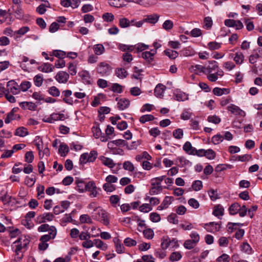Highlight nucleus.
Returning a JSON list of instances; mask_svg holds the SVG:
<instances>
[{"instance_id":"nucleus-60","label":"nucleus","mask_w":262,"mask_h":262,"mask_svg":"<svg viewBox=\"0 0 262 262\" xmlns=\"http://www.w3.org/2000/svg\"><path fill=\"white\" fill-rule=\"evenodd\" d=\"M103 19L106 22H112L114 19V15L112 13H105L102 16Z\"/></svg>"},{"instance_id":"nucleus-18","label":"nucleus","mask_w":262,"mask_h":262,"mask_svg":"<svg viewBox=\"0 0 262 262\" xmlns=\"http://www.w3.org/2000/svg\"><path fill=\"white\" fill-rule=\"evenodd\" d=\"M165 89L166 86L164 85L161 83H159L155 89V95L157 97H161L162 96H163V93Z\"/></svg>"},{"instance_id":"nucleus-28","label":"nucleus","mask_w":262,"mask_h":262,"mask_svg":"<svg viewBox=\"0 0 262 262\" xmlns=\"http://www.w3.org/2000/svg\"><path fill=\"white\" fill-rule=\"evenodd\" d=\"M58 151L61 157H65L69 151L68 146L64 143H61L60 145Z\"/></svg>"},{"instance_id":"nucleus-7","label":"nucleus","mask_w":262,"mask_h":262,"mask_svg":"<svg viewBox=\"0 0 262 262\" xmlns=\"http://www.w3.org/2000/svg\"><path fill=\"white\" fill-rule=\"evenodd\" d=\"M75 183L76 185L75 189L80 193H82L85 191L87 188V183H86L82 179L79 178H76Z\"/></svg>"},{"instance_id":"nucleus-31","label":"nucleus","mask_w":262,"mask_h":262,"mask_svg":"<svg viewBox=\"0 0 262 262\" xmlns=\"http://www.w3.org/2000/svg\"><path fill=\"white\" fill-rule=\"evenodd\" d=\"M119 26L121 28L130 27V20L126 17H121L119 19Z\"/></svg>"},{"instance_id":"nucleus-24","label":"nucleus","mask_w":262,"mask_h":262,"mask_svg":"<svg viewBox=\"0 0 262 262\" xmlns=\"http://www.w3.org/2000/svg\"><path fill=\"white\" fill-rule=\"evenodd\" d=\"M241 209V205L238 203H234L231 205L229 208V212L231 215L237 214Z\"/></svg>"},{"instance_id":"nucleus-36","label":"nucleus","mask_w":262,"mask_h":262,"mask_svg":"<svg viewBox=\"0 0 262 262\" xmlns=\"http://www.w3.org/2000/svg\"><path fill=\"white\" fill-rule=\"evenodd\" d=\"M21 241H23V246H24V249H26L28 246V245L29 244L30 240L29 239V237H27L26 235H21L20 237L18 238V239L13 242V244H16V243H18Z\"/></svg>"},{"instance_id":"nucleus-5","label":"nucleus","mask_w":262,"mask_h":262,"mask_svg":"<svg viewBox=\"0 0 262 262\" xmlns=\"http://www.w3.org/2000/svg\"><path fill=\"white\" fill-rule=\"evenodd\" d=\"M160 18V15L157 13H153L149 15H146L144 16L143 21L150 24L155 25L156 24Z\"/></svg>"},{"instance_id":"nucleus-9","label":"nucleus","mask_w":262,"mask_h":262,"mask_svg":"<svg viewBox=\"0 0 262 262\" xmlns=\"http://www.w3.org/2000/svg\"><path fill=\"white\" fill-rule=\"evenodd\" d=\"M205 74L215 73L219 69L218 63L215 60L209 61V64L205 66Z\"/></svg>"},{"instance_id":"nucleus-45","label":"nucleus","mask_w":262,"mask_h":262,"mask_svg":"<svg viewBox=\"0 0 262 262\" xmlns=\"http://www.w3.org/2000/svg\"><path fill=\"white\" fill-rule=\"evenodd\" d=\"M48 91L49 94L53 97H58L60 95L59 89L55 86L50 87Z\"/></svg>"},{"instance_id":"nucleus-10","label":"nucleus","mask_w":262,"mask_h":262,"mask_svg":"<svg viewBox=\"0 0 262 262\" xmlns=\"http://www.w3.org/2000/svg\"><path fill=\"white\" fill-rule=\"evenodd\" d=\"M174 99L178 101H184L188 99V95L186 93L177 90L174 94Z\"/></svg>"},{"instance_id":"nucleus-40","label":"nucleus","mask_w":262,"mask_h":262,"mask_svg":"<svg viewBox=\"0 0 262 262\" xmlns=\"http://www.w3.org/2000/svg\"><path fill=\"white\" fill-rule=\"evenodd\" d=\"M224 208L220 205L214 207L213 211V214L215 216H222L224 214Z\"/></svg>"},{"instance_id":"nucleus-38","label":"nucleus","mask_w":262,"mask_h":262,"mask_svg":"<svg viewBox=\"0 0 262 262\" xmlns=\"http://www.w3.org/2000/svg\"><path fill=\"white\" fill-rule=\"evenodd\" d=\"M241 251L247 253L251 254L252 253V249L249 244L247 242H244L240 246Z\"/></svg>"},{"instance_id":"nucleus-47","label":"nucleus","mask_w":262,"mask_h":262,"mask_svg":"<svg viewBox=\"0 0 262 262\" xmlns=\"http://www.w3.org/2000/svg\"><path fill=\"white\" fill-rule=\"evenodd\" d=\"M79 221L81 223H88V224H92L93 223V221L91 218L88 214H82L80 215L79 217Z\"/></svg>"},{"instance_id":"nucleus-59","label":"nucleus","mask_w":262,"mask_h":262,"mask_svg":"<svg viewBox=\"0 0 262 262\" xmlns=\"http://www.w3.org/2000/svg\"><path fill=\"white\" fill-rule=\"evenodd\" d=\"M155 254L157 257L163 259L166 256V252L165 250L159 248L156 250Z\"/></svg>"},{"instance_id":"nucleus-2","label":"nucleus","mask_w":262,"mask_h":262,"mask_svg":"<svg viewBox=\"0 0 262 262\" xmlns=\"http://www.w3.org/2000/svg\"><path fill=\"white\" fill-rule=\"evenodd\" d=\"M98 190H101V189L97 187L94 181H89L87 183V188L85 191L90 192V197H96L98 194Z\"/></svg>"},{"instance_id":"nucleus-42","label":"nucleus","mask_w":262,"mask_h":262,"mask_svg":"<svg viewBox=\"0 0 262 262\" xmlns=\"http://www.w3.org/2000/svg\"><path fill=\"white\" fill-rule=\"evenodd\" d=\"M154 119L155 117L153 115L150 114H147L141 116L139 119V121L142 123H145L147 121L154 120Z\"/></svg>"},{"instance_id":"nucleus-3","label":"nucleus","mask_w":262,"mask_h":262,"mask_svg":"<svg viewBox=\"0 0 262 262\" xmlns=\"http://www.w3.org/2000/svg\"><path fill=\"white\" fill-rule=\"evenodd\" d=\"M204 227L208 232L211 233L219 231L221 228L220 224L214 222L206 223L204 225Z\"/></svg>"},{"instance_id":"nucleus-34","label":"nucleus","mask_w":262,"mask_h":262,"mask_svg":"<svg viewBox=\"0 0 262 262\" xmlns=\"http://www.w3.org/2000/svg\"><path fill=\"white\" fill-rule=\"evenodd\" d=\"M39 70L43 72L49 73L53 71V67L50 63H45L39 68Z\"/></svg>"},{"instance_id":"nucleus-15","label":"nucleus","mask_w":262,"mask_h":262,"mask_svg":"<svg viewBox=\"0 0 262 262\" xmlns=\"http://www.w3.org/2000/svg\"><path fill=\"white\" fill-rule=\"evenodd\" d=\"M19 106L24 110L35 111L37 105L32 102H22L19 103Z\"/></svg>"},{"instance_id":"nucleus-52","label":"nucleus","mask_w":262,"mask_h":262,"mask_svg":"<svg viewBox=\"0 0 262 262\" xmlns=\"http://www.w3.org/2000/svg\"><path fill=\"white\" fill-rule=\"evenodd\" d=\"M192 113L188 110L185 109L181 115V118L184 120H187L189 119Z\"/></svg>"},{"instance_id":"nucleus-22","label":"nucleus","mask_w":262,"mask_h":262,"mask_svg":"<svg viewBox=\"0 0 262 262\" xmlns=\"http://www.w3.org/2000/svg\"><path fill=\"white\" fill-rule=\"evenodd\" d=\"M227 109L232 114L236 115H242V114L244 113L238 106L233 104H231L229 106H228L227 107Z\"/></svg>"},{"instance_id":"nucleus-41","label":"nucleus","mask_w":262,"mask_h":262,"mask_svg":"<svg viewBox=\"0 0 262 262\" xmlns=\"http://www.w3.org/2000/svg\"><path fill=\"white\" fill-rule=\"evenodd\" d=\"M221 43L216 41H211L208 43L207 46L210 50L212 51L219 49L221 47Z\"/></svg>"},{"instance_id":"nucleus-1","label":"nucleus","mask_w":262,"mask_h":262,"mask_svg":"<svg viewBox=\"0 0 262 262\" xmlns=\"http://www.w3.org/2000/svg\"><path fill=\"white\" fill-rule=\"evenodd\" d=\"M112 71L111 66L106 62H100L96 68L97 72L102 76H108Z\"/></svg>"},{"instance_id":"nucleus-8","label":"nucleus","mask_w":262,"mask_h":262,"mask_svg":"<svg viewBox=\"0 0 262 262\" xmlns=\"http://www.w3.org/2000/svg\"><path fill=\"white\" fill-rule=\"evenodd\" d=\"M151 188L149 190L150 195L158 194L161 193L163 190V187L159 183L151 182Z\"/></svg>"},{"instance_id":"nucleus-33","label":"nucleus","mask_w":262,"mask_h":262,"mask_svg":"<svg viewBox=\"0 0 262 262\" xmlns=\"http://www.w3.org/2000/svg\"><path fill=\"white\" fill-rule=\"evenodd\" d=\"M182 257V255L180 252H173L170 255L169 259L170 261L174 262L180 260Z\"/></svg>"},{"instance_id":"nucleus-6","label":"nucleus","mask_w":262,"mask_h":262,"mask_svg":"<svg viewBox=\"0 0 262 262\" xmlns=\"http://www.w3.org/2000/svg\"><path fill=\"white\" fill-rule=\"evenodd\" d=\"M7 86L14 95L18 94L20 91L19 85L13 80L9 81L7 82Z\"/></svg>"},{"instance_id":"nucleus-39","label":"nucleus","mask_w":262,"mask_h":262,"mask_svg":"<svg viewBox=\"0 0 262 262\" xmlns=\"http://www.w3.org/2000/svg\"><path fill=\"white\" fill-rule=\"evenodd\" d=\"M176 163L180 167H182L188 165L190 163V162L188 160H186L184 157H178L177 159Z\"/></svg>"},{"instance_id":"nucleus-21","label":"nucleus","mask_w":262,"mask_h":262,"mask_svg":"<svg viewBox=\"0 0 262 262\" xmlns=\"http://www.w3.org/2000/svg\"><path fill=\"white\" fill-rule=\"evenodd\" d=\"M183 150L187 154L189 155H193V152L196 150V148L192 146L190 142H186L183 146Z\"/></svg>"},{"instance_id":"nucleus-26","label":"nucleus","mask_w":262,"mask_h":262,"mask_svg":"<svg viewBox=\"0 0 262 262\" xmlns=\"http://www.w3.org/2000/svg\"><path fill=\"white\" fill-rule=\"evenodd\" d=\"M29 134L26 128L24 127H18L15 132L14 135L19 137H24Z\"/></svg>"},{"instance_id":"nucleus-12","label":"nucleus","mask_w":262,"mask_h":262,"mask_svg":"<svg viewBox=\"0 0 262 262\" xmlns=\"http://www.w3.org/2000/svg\"><path fill=\"white\" fill-rule=\"evenodd\" d=\"M12 196L8 194L7 191L5 190H2L0 191V201L4 205H9L11 201Z\"/></svg>"},{"instance_id":"nucleus-53","label":"nucleus","mask_w":262,"mask_h":262,"mask_svg":"<svg viewBox=\"0 0 262 262\" xmlns=\"http://www.w3.org/2000/svg\"><path fill=\"white\" fill-rule=\"evenodd\" d=\"M192 189L195 191L200 190L203 187L202 182L200 180L194 181L191 185Z\"/></svg>"},{"instance_id":"nucleus-23","label":"nucleus","mask_w":262,"mask_h":262,"mask_svg":"<svg viewBox=\"0 0 262 262\" xmlns=\"http://www.w3.org/2000/svg\"><path fill=\"white\" fill-rule=\"evenodd\" d=\"M49 55L51 56H54L60 59H63L66 56V53L62 50H55L51 52Z\"/></svg>"},{"instance_id":"nucleus-61","label":"nucleus","mask_w":262,"mask_h":262,"mask_svg":"<svg viewBox=\"0 0 262 262\" xmlns=\"http://www.w3.org/2000/svg\"><path fill=\"white\" fill-rule=\"evenodd\" d=\"M34 82L36 86H40L43 82V77L42 75L41 74L36 75L34 78Z\"/></svg>"},{"instance_id":"nucleus-51","label":"nucleus","mask_w":262,"mask_h":262,"mask_svg":"<svg viewBox=\"0 0 262 262\" xmlns=\"http://www.w3.org/2000/svg\"><path fill=\"white\" fill-rule=\"evenodd\" d=\"M51 118L53 119L54 122L55 121H63L66 119L65 115L62 113H53L51 114Z\"/></svg>"},{"instance_id":"nucleus-58","label":"nucleus","mask_w":262,"mask_h":262,"mask_svg":"<svg viewBox=\"0 0 262 262\" xmlns=\"http://www.w3.org/2000/svg\"><path fill=\"white\" fill-rule=\"evenodd\" d=\"M177 217V215L176 213H171L168 216L167 220L170 223L177 224L179 222Z\"/></svg>"},{"instance_id":"nucleus-55","label":"nucleus","mask_w":262,"mask_h":262,"mask_svg":"<svg viewBox=\"0 0 262 262\" xmlns=\"http://www.w3.org/2000/svg\"><path fill=\"white\" fill-rule=\"evenodd\" d=\"M31 86V83L28 81H24L19 85L20 90L23 92L27 91Z\"/></svg>"},{"instance_id":"nucleus-54","label":"nucleus","mask_w":262,"mask_h":262,"mask_svg":"<svg viewBox=\"0 0 262 262\" xmlns=\"http://www.w3.org/2000/svg\"><path fill=\"white\" fill-rule=\"evenodd\" d=\"M196 245V243H194V242L192 240L187 239L185 241L183 246L185 247V248L190 250L193 249L195 246Z\"/></svg>"},{"instance_id":"nucleus-13","label":"nucleus","mask_w":262,"mask_h":262,"mask_svg":"<svg viewBox=\"0 0 262 262\" xmlns=\"http://www.w3.org/2000/svg\"><path fill=\"white\" fill-rule=\"evenodd\" d=\"M23 246L24 245H23V241H21V242L20 241L18 243H16V244H13V245H12L13 248H14L15 247V248L14 249V252H15L16 255L17 256V259L19 260H21L23 258V255L21 254L20 255H19V252L23 249H24V246Z\"/></svg>"},{"instance_id":"nucleus-16","label":"nucleus","mask_w":262,"mask_h":262,"mask_svg":"<svg viewBox=\"0 0 262 262\" xmlns=\"http://www.w3.org/2000/svg\"><path fill=\"white\" fill-rule=\"evenodd\" d=\"M80 77L82 78V82L85 84H91V76L88 71H83L79 73Z\"/></svg>"},{"instance_id":"nucleus-20","label":"nucleus","mask_w":262,"mask_h":262,"mask_svg":"<svg viewBox=\"0 0 262 262\" xmlns=\"http://www.w3.org/2000/svg\"><path fill=\"white\" fill-rule=\"evenodd\" d=\"M139 56H141L146 61L148 65H151L154 59L152 55L148 51L142 52L141 55H139Z\"/></svg>"},{"instance_id":"nucleus-37","label":"nucleus","mask_w":262,"mask_h":262,"mask_svg":"<svg viewBox=\"0 0 262 262\" xmlns=\"http://www.w3.org/2000/svg\"><path fill=\"white\" fill-rule=\"evenodd\" d=\"M164 54L171 59L176 58L179 55L178 52L170 49L165 50L164 51Z\"/></svg>"},{"instance_id":"nucleus-62","label":"nucleus","mask_w":262,"mask_h":262,"mask_svg":"<svg viewBox=\"0 0 262 262\" xmlns=\"http://www.w3.org/2000/svg\"><path fill=\"white\" fill-rule=\"evenodd\" d=\"M123 167L125 170L133 172L135 167L134 165L130 161H125L123 164Z\"/></svg>"},{"instance_id":"nucleus-35","label":"nucleus","mask_w":262,"mask_h":262,"mask_svg":"<svg viewBox=\"0 0 262 262\" xmlns=\"http://www.w3.org/2000/svg\"><path fill=\"white\" fill-rule=\"evenodd\" d=\"M114 242L116 245V251L118 253H122L124 252V247L123 245L120 243L118 238H115Z\"/></svg>"},{"instance_id":"nucleus-4","label":"nucleus","mask_w":262,"mask_h":262,"mask_svg":"<svg viewBox=\"0 0 262 262\" xmlns=\"http://www.w3.org/2000/svg\"><path fill=\"white\" fill-rule=\"evenodd\" d=\"M115 146H127V142L122 139H118L116 140L111 141L107 143V147L110 149H116V147H115Z\"/></svg>"},{"instance_id":"nucleus-30","label":"nucleus","mask_w":262,"mask_h":262,"mask_svg":"<svg viewBox=\"0 0 262 262\" xmlns=\"http://www.w3.org/2000/svg\"><path fill=\"white\" fill-rule=\"evenodd\" d=\"M116 75L119 78L123 79L127 75V72L124 68H117L115 70Z\"/></svg>"},{"instance_id":"nucleus-64","label":"nucleus","mask_w":262,"mask_h":262,"mask_svg":"<svg viewBox=\"0 0 262 262\" xmlns=\"http://www.w3.org/2000/svg\"><path fill=\"white\" fill-rule=\"evenodd\" d=\"M25 161L28 163H31L34 159V155L32 151L26 152L25 155Z\"/></svg>"},{"instance_id":"nucleus-49","label":"nucleus","mask_w":262,"mask_h":262,"mask_svg":"<svg viewBox=\"0 0 262 262\" xmlns=\"http://www.w3.org/2000/svg\"><path fill=\"white\" fill-rule=\"evenodd\" d=\"M207 121L209 122H211V123H214L215 124H217L219 123H220L221 120V118L219 116L214 115L209 116L207 118Z\"/></svg>"},{"instance_id":"nucleus-14","label":"nucleus","mask_w":262,"mask_h":262,"mask_svg":"<svg viewBox=\"0 0 262 262\" xmlns=\"http://www.w3.org/2000/svg\"><path fill=\"white\" fill-rule=\"evenodd\" d=\"M230 57L233 58L234 61L237 64H242L244 60V56L242 52L241 51L237 52L235 54H230Z\"/></svg>"},{"instance_id":"nucleus-25","label":"nucleus","mask_w":262,"mask_h":262,"mask_svg":"<svg viewBox=\"0 0 262 262\" xmlns=\"http://www.w3.org/2000/svg\"><path fill=\"white\" fill-rule=\"evenodd\" d=\"M230 92L229 89L225 88H220L216 87L213 89V93L214 95L220 96L224 94H228Z\"/></svg>"},{"instance_id":"nucleus-44","label":"nucleus","mask_w":262,"mask_h":262,"mask_svg":"<svg viewBox=\"0 0 262 262\" xmlns=\"http://www.w3.org/2000/svg\"><path fill=\"white\" fill-rule=\"evenodd\" d=\"M149 48V46L145 45L143 43H139L135 45V50H136L137 53H140L142 51L148 49Z\"/></svg>"},{"instance_id":"nucleus-17","label":"nucleus","mask_w":262,"mask_h":262,"mask_svg":"<svg viewBox=\"0 0 262 262\" xmlns=\"http://www.w3.org/2000/svg\"><path fill=\"white\" fill-rule=\"evenodd\" d=\"M117 105L119 110H124L129 107L130 101L127 99L121 98L119 100Z\"/></svg>"},{"instance_id":"nucleus-50","label":"nucleus","mask_w":262,"mask_h":262,"mask_svg":"<svg viewBox=\"0 0 262 262\" xmlns=\"http://www.w3.org/2000/svg\"><path fill=\"white\" fill-rule=\"evenodd\" d=\"M173 137L177 139H181L184 135L183 130L181 128H178L173 130L172 133Z\"/></svg>"},{"instance_id":"nucleus-11","label":"nucleus","mask_w":262,"mask_h":262,"mask_svg":"<svg viewBox=\"0 0 262 262\" xmlns=\"http://www.w3.org/2000/svg\"><path fill=\"white\" fill-rule=\"evenodd\" d=\"M69 78V75L66 72H59L55 76L56 80L59 83H66Z\"/></svg>"},{"instance_id":"nucleus-48","label":"nucleus","mask_w":262,"mask_h":262,"mask_svg":"<svg viewBox=\"0 0 262 262\" xmlns=\"http://www.w3.org/2000/svg\"><path fill=\"white\" fill-rule=\"evenodd\" d=\"M173 27V23L172 21L169 19L165 20L162 25V28L166 31H169L171 30Z\"/></svg>"},{"instance_id":"nucleus-57","label":"nucleus","mask_w":262,"mask_h":262,"mask_svg":"<svg viewBox=\"0 0 262 262\" xmlns=\"http://www.w3.org/2000/svg\"><path fill=\"white\" fill-rule=\"evenodd\" d=\"M143 233L144 237L147 239H152L154 236V231L150 228L144 230Z\"/></svg>"},{"instance_id":"nucleus-19","label":"nucleus","mask_w":262,"mask_h":262,"mask_svg":"<svg viewBox=\"0 0 262 262\" xmlns=\"http://www.w3.org/2000/svg\"><path fill=\"white\" fill-rule=\"evenodd\" d=\"M100 160L103 165L107 166L110 168H112L115 166V163H114L113 160L110 158L105 157L104 156H101L100 157Z\"/></svg>"},{"instance_id":"nucleus-32","label":"nucleus","mask_w":262,"mask_h":262,"mask_svg":"<svg viewBox=\"0 0 262 262\" xmlns=\"http://www.w3.org/2000/svg\"><path fill=\"white\" fill-rule=\"evenodd\" d=\"M50 7V4L48 1H47V4H41L36 8V12L39 14H43L47 11L46 8Z\"/></svg>"},{"instance_id":"nucleus-63","label":"nucleus","mask_w":262,"mask_h":262,"mask_svg":"<svg viewBox=\"0 0 262 262\" xmlns=\"http://www.w3.org/2000/svg\"><path fill=\"white\" fill-rule=\"evenodd\" d=\"M102 187L103 189L107 192H113L116 189V187L114 185L107 183H104Z\"/></svg>"},{"instance_id":"nucleus-43","label":"nucleus","mask_w":262,"mask_h":262,"mask_svg":"<svg viewBox=\"0 0 262 262\" xmlns=\"http://www.w3.org/2000/svg\"><path fill=\"white\" fill-rule=\"evenodd\" d=\"M173 201V197L171 196H166L162 201L161 204L165 209L168 208V205H170Z\"/></svg>"},{"instance_id":"nucleus-46","label":"nucleus","mask_w":262,"mask_h":262,"mask_svg":"<svg viewBox=\"0 0 262 262\" xmlns=\"http://www.w3.org/2000/svg\"><path fill=\"white\" fill-rule=\"evenodd\" d=\"M171 244V240L168 237L166 238L163 237L162 239V243L161 244V249L163 250H166Z\"/></svg>"},{"instance_id":"nucleus-29","label":"nucleus","mask_w":262,"mask_h":262,"mask_svg":"<svg viewBox=\"0 0 262 262\" xmlns=\"http://www.w3.org/2000/svg\"><path fill=\"white\" fill-rule=\"evenodd\" d=\"M93 50L96 55L102 54L105 51L104 46L102 44H97L94 46Z\"/></svg>"},{"instance_id":"nucleus-27","label":"nucleus","mask_w":262,"mask_h":262,"mask_svg":"<svg viewBox=\"0 0 262 262\" xmlns=\"http://www.w3.org/2000/svg\"><path fill=\"white\" fill-rule=\"evenodd\" d=\"M12 9L16 14L15 17L17 18L21 19L23 17L24 12L21 6L18 5V6H13Z\"/></svg>"},{"instance_id":"nucleus-56","label":"nucleus","mask_w":262,"mask_h":262,"mask_svg":"<svg viewBox=\"0 0 262 262\" xmlns=\"http://www.w3.org/2000/svg\"><path fill=\"white\" fill-rule=\"evenodd\" d=\"M224 140V137L220 134H217L212 137L211 139L212 142L214 144H219Z\"/></svg>"}]
</instances>
